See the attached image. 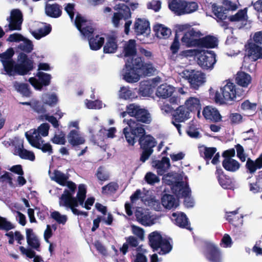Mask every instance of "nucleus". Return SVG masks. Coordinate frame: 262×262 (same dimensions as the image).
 Returning a JSON list of instances; mask_svg holds the SVG:
<instances>
[{
  "label": "nucleus",
  "mask_w": 262,
  "mask_h": 262,
  "mask_svg": "<svg viewBox=\"0 0 262 262\" xmlns=\"http://www.w3.org/2000/svg\"><path fill=\"white\" fill-rule=\"evenodd\" d=\"M123 122L127 124L123 129L127 142L129 145L134 146L137 141H138L140 148L142 149L140 160L144 163L153 153L157 141L151 135L146 134L144 125L125 119Z\"/></svg>",
  "instance_id": "nucleus-1"
},
{
  "label": "nucleus",
  "mask_w": 262,
  "mask_h": 262,
  "mask_svg": "<svg viewBox=\"0 0 262 262\" xmlns=\"http://www.w3.org/2000/svg\"><path fill=\"white\" fill-rule=\"evenodd\" d=\"M14 51L8 48L5 52L0 53V60L4 69L9 76L27 75L34 69V61L24 52H20L17 57V63L13 60Z\"/></svg>",
  "instance_id": "nucleus-2"
},
{
  "label": "nucleus",
  "mask_w": 262,
  "mask_h": 262,
  "mask_svg": "<svg viewBox=\"0 0 262 262\" xmlns=\"http://www.w3.org/2000/svg\"><path fill=\"white\" fill-rule=\"evenodd\" d=\"M75 25L81 35L89 40L90 48L92 50L100 49L104 43V38L99 35H94L95 28L91 20L86 19L77 13L75 20Z\"/></svg>",
  "instance_id": "nucleus-3"
},
{
  "label": "nucleus",
  "mask_w": 262,
  "mask_h": 262,
  "mask_svg": "<svg viewBox=\"0 0 262 262\" xmlns=\"http://www.w3.org/2000/svg\"><path fill=\"white\" fill-rule=\"evenodd\" d=\"M247 91L243 88L236 87V85L230 81L221 88L220 92L216 91L214 101L220 104H227L230 102L239 101L244 98Z\"/></svg>",
  "instance_id": "nucleus-4"
},
{
  "label": "nucleus",
  "mask_w": 262,
  "mask_h": 262,
  "mask_svg": "<svg viewBox=\"0 0 262 262\" xmlns=\"http://www.w3.org/2000/svg\"><path fill=\"white\" fill-rule=\"evenodd\" d=\"M125 67L133 69L144 76H151L155 71L151 63H145L143 57L136 55L126 59Z\"/></svg>",
  "instance_id": "nucleus-5"
},
{
  "label": "nucleus",
  "mask_w": 262,
  "mask_h": 262,
  "mask_svg": "<svg viewBox=\"0 0 262 262\" xmlns=\"http://www.w3.org/2000/svg\"><path fill=\"white\" fill-rule=\"evenodd\" d=\"M198 7L196 2L186 0H171L168 3L169 9L177 16L192 13L196 11Z\"/></svg>",
  "instance_id": "nucleus-6"
},
{
  "label": "nucleus",
  "mask_w": 262,
  "mask_h": 262,
  "mask_svg": "<svg viewBox=\"0 0 262 262\" xmlns=\"http://www.w3.org/2000/svg\"><path fill=\"white\" fill-rule=\"evenodd\" d=\"M149 245L153 251L160 249L158 253L164 255L168 253L172 249V246L168 240L163 238L158 231H154L148 235Z\"/></svg>",
  "instance_id": "nucleus-7"
},
{
  "label": "nucleus",
  "mask_w": 262,
  "mask_h": 262,
  "mask_svg": "<svg viewBox=\"0 0 262 262\" xmlns=\"http://www.w3.org/2000/svg\"><path fill=\"white\" fill-rule=\"evenodd\" d=\"M223 3L226 8L218 6L215 4H213L212 5V10L213 14L216 17L217 21L221 22V25L227 29L229 26V22L225 21L227 18V11L236 10L237 9V6L229 0H224Z\"/></svg>",
  "instance_id": "nucleus-8"
},
{
  "label": "nucleus",
  "mask_w": 262,
  "mask_h": 262,
  "mask_svg": "<svg viewBox=\"0 0 262 262\" xmlns=\"http://www.w3.org/2000/svg\"><path fill=\"white\" fill-rule=\"evenodd\" d=\"M129 116L134 117L136 120L132 119V120L138 123L149 124L151 122V117L148 111L145 108L142 107L141 106L135 104H130L128 108Z\"/></svg>",
  "instance_id": "nucleus-9"
},
{
  "label": "nucleus",
  "mask_w": 262,
  "mask_h": 262,
  "mask_svg": "<svg viewBox=\"0 0 262 262\" xmlns=\"http://www.w3.org/2000/svg\"><path fill=\"white\" fill-rule=\"evenodd\" d=\"M171 189L178 198H184V204L186 206L193 207L194 203L189 197L191 194V190L187 183L185 184L182 181L176 182Z\"/></svg>",
  "instance_id": "nucleus-10"
},
{
  "label": "nucleus",
  "mask_w": 262,
  "mask_h": 262,
  "mask_svg": "<svg viewBox=\"0 0 262 262\" xmlns=\"http://www.w3.org/2000/svg\"><path fill=\"white\" fill-rule=\"evenodd\" d=\"M216 62V54L213 51H203L198 58V63L204 70H211Z\"/></svg>",
  "instance_id": "nucleus-11"
},
{
  "label": "nucleus",
  "mask_w": 262,
  "mask_h": 262,
  "mask_svg": "<svg viewBox=\"0 0 262 262\" xmlns=\"http://www.w3.org/2000/svg\"><path fill=\"white\" fill-rule=\"evenodd\" d=\"M202 35L200 31L192 28L184 33L181 40L183 45L187 48L198 47L200 37Z\"/></svg>",
  "instance_id": "nucleus-12"
},
{
  "label": "nucleus",
  "mask_w": 262,
  "mask_h": 262,
  "mask_svg": "<svg viewBox=\"0 0 262 262\" xmlns=\"http://www.w3.org/2000/svg\"><path fill=\"white\" fill-rule=\"evenodd\" d=\"M7 20L9 22L8 25L10 31L20 30L23 21V16L19 9H13L11 11L10 16Z\"/></svg>",
  "instance_id": "nucleus-13"
},
{
  "label": "nucleus",
  "mask_w": 262,
  "mask_h": 262,
  "mask_svg": "<svg viewBox=\"0 0 262 262\" xmlns=\"http://www.w3.org/2000/svg\"><path fill=\"white\" fill-rule=\"evenodd\" d=\"M191 88L198 90L205 82V75L200 71H191L186 76Z\"/></svg>",
  "instance_id": "nucleus-14"
},
{
  "label": "nucleus",
  "mask_w": 262,
  "mask_h": 262,
  "mask_svg": "<svg viewBox=\"0 0 262 262\" xmlns=\"http://www.w3.org/2000/svg\"><path fill=\"white\" fill-rule=\"evenodd\" d=\"M215 174L220 186L225 189H233L234 184L233 180L229 176L226 174L220 167H216Z\"/></svg>",
  "instance_id": "nucleus-15"
},
{
  "label": "nucleus",
  "mask_w": 262,
  "mask_h": 262,
  "mask_svg": "<svg viewBox=\"0 0 262 262\" xmlns=\"http://www.w3.org/2000/svg\"><path fill=\"white\" fill-rule=\"evenodd\" d=\"M205 257L210 262H221L220 250L216 246L212 244L207 245Z\"/></svg>",
  "instance_id": "nucleus-16"
},
{
  "label": "nucleus",
  "mask_w": 262,
  "mask_h": 262,
  "mask_svg": "<svg viewBox=\"0 0 262 262\" xmlns=\"http://www.w3.org/2000/svg\"><path fill=\"white\" fill-rule=\"evenodd\" d=\"M202 114L206 120L211 122L216 123L222 120V117L219 111L211 106H206L204 107Z\"/></svg>",
  "instance_id": "nucleus-17"
},
{
  "label": "nucleus",
  "mask_w": 262,
  "mask_h": 262,
  "mask_svg": "<svg viewBox=\"0 0 262 262\" xmlns=\"http://www.w3.org/2000/svg\"><path fill=\"white\" fill-rule=\"evenodd\" d=\"M73 195V194H70L68 191L64 190L63 193L59 198V205L69 208L78 207V204H79L78 198L77 196L76 198L74 197Z\"/></svg>",
  "instance_id": "nucleus-18"
},
{
  "label": "nucleus",
  "mask_w": 262,
  "mask_h": 262,
  "mask_svg": "<svg viewBox=\"0 0 262 262\" xmlns=\"http://www.w3.org/2000/svg\"><path fill=\"white\" fill-rule=\"evenodd\" d=\"M134 29L137 35L147 33L150 31L149 22L145 18H137L134 23Z\"/></svg>",
  "instance_id": "nucleus-19"
},
{
  "label": "nucleus",
  "mask_w": 262,
  "mask_h": 262,
  "mask_svg": "<svg viewBox=\"0 0 262 262\" xmlns=\"http://www.w3.org/2000/svg\"><path fill=\"white\" fill-rule=\"evenodd\" d=\"M184 105L177 107L172 114V119L178 123L183 122L190 118V113Z\"/></svg>",
  "instance_id": "nucleus-20"
},
{
  "label": "nucleus",
  "mask_w": 262,
  "mask_h": 262,
  "mask_svg": "<svg viewBox=\"0 0 262 262\" xmlns=\"http://www.w3.org/2000/svg\"><path fill=\"white\" fill-rule=\"evenodd\" d=\"M26 239L28 246L32 250H35L37 251H40V243L37 236L33 232L31 228L26 229Z\"/></svg>",
  "instance_id": "nucleus-21"
},
{
  "label": "nucleus",
  "mask_w": 262,
  "mask_h": 262,
  "mask_svg": "<svg viewBox=\"0 0 262 262\" xmlns=\"http://www.w3.org/2000/svg\"><path fill=\"white\" fill-rule=\"evenodd\" d=\"M151 164L157 169V173L160 176L164 174L170 167L169 159L166 157H163L161 160H153Z\"/></svg>",
  "instance_id": "nucleus-22"
},
{
  "label": "nucleus",
  "mask_w": 262,
  "mask_h": 262,
  "mask_svg": "<svg viewBox=\"0 0 262 262\" xmlns=\"http://www.w3.org/2000/svg\"><path fill=\"white\" fill-rule=\"evenodd\" d=\"M247 56L251 60L255 61L258 59H262V47L255 43H250L247 49Z\"/></svg>",
  "instance_id": "nucleus-23"
},
{
  "label": "nucleus",
  "mask_w": 262,
  "mask_h": 262,
  "mask_svg": "<svg viewBox=\"0 0 262 262\" xmlns=\"http://www.w3.org/2000/svg\"><path fill=\"white\" fill-rule=\"evenodd\" d=\"M68 142L72 147H76L85 143V140L76 129L71 130L67 136Z\"/></svg>",
  "instance_id": "nucleus-24"
},
{
  "label": "nucleus",
  "mask_w": 262,
  "mask_h": 262,
  "mask_svg": "<svg viewBox=\"0 0 262 262\" xmlns=\"http://www.w3.org/2000/svg\"><path fill=\"white\" fill-rule=\"evenodd\" d=\"M235 80L237 84L236 87L243 88L246 91V89L247 88L248 85L251 82V77L249 74L245 73V72H238Z\"/></svg>",
  "instance_id": "nucleus-25"
},
{
  "label": "nucleus",
  "mask_w": 262,
  "mask_h": 262,
  "mask_svg": "<svg viewBox=\"0 0 262 262\" xmlns=\"http://www.w3.org/2000/svg\"><path fill=\"white\" fill-rule=\"evenodd\" d=\"M184 105L187 107L190 114L196 112L198 117L200 118L201 105L198 98L190 97L186 101Z\"/></svg>",
  "instance_id": "nucleus-26"
},
{
  "label": "nucleus",
  "mask_w": 262,
  "mask_h": 262,
  "mask_svg": "<svg viewBox=\"0 0 262 262\" xmlns=\"http://www.w3.org/2000/svg\"><path fill=\"white\" fill-rule=\"evenodd\" d=\"M217 45V38L213 36L207 35L203 37H200L198 48H214Z\"/></svg>",
  "instance_id": "nucleus-27"
},
{
  "label": "nucleus",
  "mask_w": 262,
  "mask_h": 262,
  "mask_svg": "<svg viewBox=\"0 0 262 262\" xmlns=\"http://www.w3.org/2000/svg\"><path fill=\"white\" fill-rule=\"evenodd\" d=\"M245 167L251 174L254 173L257 169L262 168V153L254 161L250 158H248Z\"/></svg>",
  "instance_id": "nucleus-28"
},
{
  "label": "nucleus",
  "mask_w": 262,
  "mask_h": 262,
  "mask_svg": "<svg viewBox=\"0 0 262 262\" xmlns=\"http://www.w3.org/2000/svg\"><path fill=\"white\" fill-rule=\"evenodd\" d=\"M225 217L227 221L235 227H238L243 224V216L238 213V209L230 212H226Z\"/></svg>",
  "instance_id": "nucleus-29"
},
{
  "label": "nucleus",
  "mask_w": 262,
  "mask_h": 262,
  "mask_svg": "<svg viewBox=\"0 0 262 262\" xmlns=\"http://www.w3.org/2000/svg\"><path fill=\"white\" fill-rule=\"evenodd\" d=\"M118 49L117 37L113 35L106 37V42L103 47L104 53H114Z\"/></svg>",
  "instance_id": "nucleus-30"
},
{
  "label": "nucleus",
  "mask_w": 262,
  "mask_h": 262,
  "mask_svg": "<svg viewBox=\"0 0 262 262\" xmlns=\"http://www.w3.org/2000/svg\"><path fill=\"white\" fill-rule=\"evenodd\" d=\"M174 92V87L165 83L158 87L156 94L158 97L166 99L171 97Z\"/></svg>",
  "instance_id": "nucleus-31"
},
{
  "label": "nucleus",
  "mask_w": 262,
  "mask_h": 262,
  "mask_svg": "<svg viewBox=\"0 0 262 262\" xmlns=\"http://www.w3.org/2000/svg\"><path fill=\"white\" fill-rule=\"evenodd\" d=\"M155 86L150 81L146 80L140 82L138 93L140 96L149 97L154 92Z\"/></svg>",
  "instance_id": "nucleus-32"
},
{
  "label": "nucleus",
  "mask_w": 262,
  "mask_h": 262,
  "mask_svg": "<svg viewBox=\"0 0 262 262\" xmlns=\"http://www.w3.org/2000/svg\"><path fill=\"white\" fill-rule=\"evenodd\" d=\"M123 53L127 58L137 54V43L135 39H129L124 44Z\"/></svg>",
  "instance_id": "nucleus-33"
},
{
  "label": "nucleus",
  "mask_w": 262,
  "mask_h": 262,
  "mask_svg": "<svg viewBox=\"0 0 262 262\" xmlns=\"http://www.w3.org/2000/svg\"><path fill=\"white\" fill-rule=\"evenodd\" d=\"M47 15L52 18H58L61 15V7L59 4H47L45 8Z\"/></svg>",
  "instance_id": "nucleus-34"
},
{
  "label": "nucleus",
  "mask_w": 262,
  "mask_h": 262,
  "mask_svg": "<svg viewBox=\"0 0 262 262\" xmlns=\"http://www.w3.org/2000/svg\"><path fill=\"white\" fill-rule=\"evenodd\" d=\"M172 216L176 217L174 219L175 224L179 227L187 229L190 231L192 230L190 227V224L188 221L186 215L184 213H181L177 214L176 213H172Z\"/></svg>",
  "instance_id": "nucleus-35"
},
{
  "label": "nucleus",
  "mask_w": 262,
  "mask_h": 262,
  "mask_svg": "<svg viewBox=\"0 0 262 262\" xmlns=\"http://www.w3.org/2000/svg\"><path fill=\"white\" fill-rule=\"evenodd\" d=\"M161 203L165 208L168 209L176 208L178 205L174 195L166 193L162 196Z\"/></svg>",
  "instance_id": "nucleus-36"
},
{
  "label": "nucleus",
  "mask_w": 262,
  "mask_h": 262,
  "mask_svg": "<svg viewBox=\"0 0 262 262\" xmlns=\"http://www.w3.org/2000/svg\"><path fill=\"white\" fill-rule=\"evenodd\" d=\"M125 72L123 74V79L128 83H135L138 82L140 78V76L142 75L140 73L130 69L129 68H125Z\"/></svg>",
  "instance_id": "nucleus-37"
},
{
  "label": "nucleus",
  "mask_w": 262,
  "mask_h": 262,
  "mask_svg": "<svg viewBox=\"0 0 262 262\" xmlns=\"http://www.w3.org/2000/svg\"><path fill=\"white\" fill-rule=\"evenodd\" d=\"M222 166L226 170L234 172L239 169L241 164L235 159H228L223 160Z\"/></svg>",
  "instance_id": "nucleus-38"
},
{
  "label": "nucleus",
  "mask_w": 262,
  "mask_h": 262,
  "mask_svg": "<svg viewBox=\"0 0 262 262\" xmlns=\"http://www.w3.org/2000/svg\"><path fill=\"white\" fill-rule=\"evenodd\" d=\"M153 30L155 32L156 36L160 38H167L171 34V30L162 24H157L153 28Z\"/></svg>",
  "instance_id": "nucleus-39"
},
{
  "label": "nucleus",
  "mask_w": 262,
  "mask_h": 262,
  "mask_svg": "<svg viewBox=\"0 0 262 262\" xmlns=\"http://www.w3.org/2000/svg\"><path fill=\"white\" fill-rule=\"evenodd\" d=\"M247 8H245L243 9H241L234 15H231L229 17L227 16V19L230 22H238L244 21L247 19Z\"/></svg>",
  "instance_id": "nucleus-40"
},
{
  "label": "nucleus",
  "mask_w": 262,
  "mask_h": 262,
  "mask_svg": "<svg viewBox=\"0 0 262 262\" xmlns=\"http://www.w3.org/2000/svg\"><path fill=\"white\" fill-rule=\"evenodd\" d=\"M116 10H118V13L124 17V20H126L132 17V12L130 8L124 4H119L115 7Z\"/></svg>",
  "instance_id": "nucleus-41"
},
{
  "label": "nucleus",
  "mask_w": 262,
  "mask_h": 262,
  "mask_svg": "<svg viewBox=\"0 0 262 262\" xmlns=\"http://www.w3.org/2000/svg\"><path fill=\"white\" fill-rule=\"evenodd\" d=\"M40 136L41 135L37 132L36 129L33 131L32 135H29L27 133H26V136L28 142L34 147H35V144L42 143L45 142Z\"/></svg>",
  "instance_id": "nucleus-42"
},
{
  "label": "nucleus",
  "mask_w": 262,
  "mask_h": 262,
  "mask_svg": "<svg viewBox=\"0 0 262 262\" xmlns=\"http://www.w3.org/2000/svg\"><path fill=\"white\" fill-rule=\"evenodd\" d=\"M14 86L15 90L23 96L26 97H29L30 96L31 92L28 84L24 83H20L16 81L14 84Z\"/></svg>",
  "instance_id": "nucleus-43"
},
{
  "label": "nucleus",
  "mask_w": 262,
  "mask_h": 262,
  "mask_svg": "<svg viewBox=\"0 0 262 262\" xmlns=\"http://www.w3.org/2000/svg\"><path fill=\"white\" fill-rule=\"evenodd\" d=\"M18 155L22 159L28 160L31 161H34L35 160L34 153L32 151L24 148L23 145L22 148L18 149Z\"/></svg>",
  "instance_id": "nucleus-44"
},
{
  "label": "nucleus",
  "mask_w": 262,
  "mask_h": 262,
  "mask_svg": "<svg viewBox=\"0 0 262 262\" xmlns=\"http://www.w3.org/2000/svg\"><path fill=\"white\" fill-rule=\"evenodd\" d=\"M36 76L38 78L39 82L41 85V90L43 86H46L50 85L51 83V75L43 72H38Z\"/></svg>",
  "instance_id": "nucleus-45"
},
{
  "label": "nucleus",
  "mask_w": 262,
  "mask_h": 262,
  "mask_svg": "<svg viewBox=\"0 0 262 262\" xmlns=\"http://www.w3.org/2000/svg\"><path fill=\"white\" fill-rule=\"evenodd\" d=\"M19 249L21 254L26 255L29 258H34V262H40V257L39 256H36L35 252L31 249H26L23 246H20Z\"/></svg>",
  "instance_id": "nucleus-46"
},
{
  "label": "nucleus",
  "mask_w": 262,
  "mask_h": 262,
  "mask_svg": "<svg viewBox=\"0 0 262 262\" xmlns=\"http://www.w3.org/2000/svg\"><path fill=\"white\" fill-rule=\"evenodd\" d=\"M135 216L137 220L142 225L146 226L148 225V222L150 220L149 214H146L142 210H137L135 212Z\"/></svg>",
  "instance_id": "nucleus-47"
},
{
  "label": "nucleus",
  "mask_w": 262,
  "mask_h": 262,
  "mask_svg": "<svg viewBox=\"0 0 262 262\" xmlns=\"http://www.w3.org/2000/svg\"><path fill=\"white\" fill-rule=\"evenodd\" d=\"M54 180L61 186H65L68 177L59 170H55L54 172Z\"/></svg>",
  "instance_id": "nucleus-48"
},
{
  "label": "nucleus",
  "mask_w": 262,
  "mask_h": 262,
  "mask_svg": "<svg viewBox=\"0 0 262 262\" xmlns=\"http://www.w3.org/2000/svg\"><path fill=\"white\" fill-rule=\"evenodd\" d=\"M119 186L116 182H112L102 187V193L114 194L118 190Z\"/></svg>",
  "instance_id": "nucleus-49"
},
{
  "label": "nucleus",
  "mask_w": 262,
  "mask_h": 262,
  "mask_svg": "<svg viewBox=\"0 0 262 262\" xmlns=\"http://www.w3.org/2000/svg\"><path fill=\"white\" fill-rule=\"evenodd\" d=\"M86 189L85 186L84 184H80L78 186V191L77 193V197L79 205L83 206L84 201L86 198Z\"/></svg>",
  "instance_id": "nucleus-50"
},
{
  "label": "nucleus",
  "mask_w": 262,
  "mask_h": 262,
  "mask_svg": "<svg viewBox=\"0 0 262 262\" xmlns=\"http://www.w3.org/2000/svg\"><path fill=\"white\" fill-rule=\"evenodd\" d=\"M23 42L18 45V48L22 51L27 53H30L33 50V45L32 42L28 39L25 38Z\"/></svg>",
  "instance_id": "nucleus-51"
},
{
  "label": "nucleus",
  "mask_w": 262,
  "mask_h": 262,
  "mask_svg": "<svg viewBox=\"0 0 262 262\" xmlns=\"http://www.w3.org/2000/svg\"><path fill=\"white\" fill-rule=\"evenodd\" d=\"M95 176L98 180L101 182L107 181L110 178L109 174L105 171L104 167L102 166L98 168Z\"/></svg>",
  "instance_id": "nucleus-52"
},
{
  "label": "nucleus",
  "mask_w": 262,
  "mask_h": 262,
  "mask_svg": "<svg viewBox=\"0 0 262 262\" xmlns=\"http://www.w3.org/2000/svg\"><path fill=\"white\" fill-rule=\"evenodd\" d=\"M181 44L179 41V37L177 33L175 34L174 39L170 46V50L173 55L178 54L180 48Z\"/></svg>",
  "instance_id": "nucleus-53"
},
{
  "label": "nucleus",
  "mask_w": 262,
  "mask_h": 262,
  "mask_svg": "<svg viewBox=\"0 0 262 262\" xmlns=\"http://www.w3.org/2000/svg\"><path fill=\"white\" fill-rule=\"evenodd\" d=\"M35 147L40 149L43 152H47L49 155H51L53 153L52 146L49 143H45L40 144H35Z\"/></svg>",
  "instance_id": "nucleus-54"
},
{
  "label": "nucleus",
  "mask_w": 262,
  "mask_h": 262,
  "mask_svg": "<svg viewBox=\"0 0 262 262\" xmlns=\"http://www.w3.org/2000/svg\"><path fill=\"white\" fill-rule=\"evenodd\" d=\"M51 141L55 144L64 145L66 143V135L63 132H61L59 135L55 134L51 139Z\"/></svg>",
  "instance_id": "nucleus-55"
},
{
  "label": "nucleus",
  "mask_w": 262,
  "mask_h": 262,
  "mask_svg": "<svg viewBox=\"0 0 262 262\" xmlns=\"http://www.w3.org/2000/svg\"><path fill=\"white\" fill-rule=\"evenodd\" d=\"M120 97L125 100L133 99L135 97V94L128 88L122 87L120 90Z\"/></svg>",
  "instance_id": "nucleus-56"
},
{
  "label": "nucleus",
  "mask_w": 262,
  "mask_h": 262,
  "mask_svg": "<svg viewBox=\"0 0 262 262\" xmlns=\"http://www.w3.org/2000/svg\"><path fill=\"white\" fill-rule=\"evenodd\" d=\"M51 26L49 25L48 26H46L43 29H40L38 33L33 32V35L36 39H39L41 37L49 34L51 31Z\"/></svg>",
  "instance_id": "nucleus-57"
},
{
  "label": "nucleus",
  "mask_w": 262,
  "mask_h": 262,
  "mask_svg": "<svg viewBox=\"0 0 262 262\" xmlns=\"http://www.w3.org/2000/svg\"><path fill=\"white\" fill-rule=\"evenodd\" d=\"M51 216L52 218L55 220L58 224L64 225L67 221V217L66 215H61L59 212L56 211L52 212Z\"/></svg>",
  "instance_id": "nucleus-58"
},
{
  "label": "nucleus",
  "mask_w": 262,
  "mask_h": 262,
  "mask_svg": "<svg viewBox=\"0 0 262 262\" xmlns=\"http://www.w3.org/2000/svg\"><path fill=\"white\" fill-rule=\"evenodd\" d=\"M64 10L69 16L72 21H74V16H75V4L73 3H68L65 5Z\"/></svg>",
  "instance_id": "nucleus-59"
},
{
  "label": "nucleus",
  "mask_w": 262,
  "mask_h": 262,
  "mask_svg": "<svg viewBox=\"0 0 262 262\" xmlns=\"http://www.w3.org/2000/svg\"><path fill=\"white\" fill-rule=\"evenodd\" d=\"M14 228L13 225L7 219L0 216V230L9 231Z\"/></svg>",
  "instance_id": "nucleus-60"
},
{
  "label": "nucleus",
  "mask_w": 262,
  "mask_h": 262,
  "mask_svg": "<svg viewBox=\"0 0 262 262\" xmlns=\"http://www.w3.org/2000/svg\"><path fill=\"white\" fill-rule=\"evenodd\" d=\"M145 180L148 184L150 185H154L160 181L159 177L151 172H147L146 174Z\"/></svg>",
  "instance_id": "nucleus-61"
},
{
  "label": "nucleus",
  "mask_w": 262,
  "mask_h": 262,
  "mask_svg": "<svg viewBox=\"0 0 262 262\" xmlns=\"http://www.w3.org/2000/svg\"><path fill=\"white\" fill-rule=\"evenodd\" d=\"M216 151V148L215 147H206L204 148L203 158L206 160H210L212 158L213 156L215 154Z\"/></svg>",
  "instance_id": "nucleus-62"
},
{
  "label": "nucleus",
  "mask_w": 262,
  "mask_h": 262,
  "mask_svg": "<svg viewBox=\"0 0 262 262\" xmlns=\"http://www.w3.org/2000/svg\"><path fill=\"white\" fill-rule=\"evenodd\" d=\"M31 107L34 112L38 114H43L46 112V109L44 105L38 101H35Z\"/></svg>",
  "instance_id": "nucleus-63"
},
{
  "label": "nucleus",
  "mask_w": 262,
  "mask_h": 262,
  "mask_svg": "<svg viewBox=\"0 0 262 262\" xmlns=\"http://www.w3.org/2000/svg\"><path fill=\"white\" fill-rule=\"evenodd\" d=\"M236 150L237 157L242 162H245L246 159V156L245 154L244 147L239 144L235 145Z\"/></svg>",
  "instance_id": "nucleus-64"
}]
</instances>
